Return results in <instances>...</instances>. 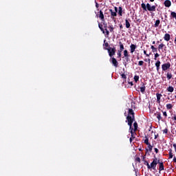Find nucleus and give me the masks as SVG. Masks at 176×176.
<instances>
[{"mask_svg":"<svg viewBox=\"0 0 176 176\" xmlns=\"http://www.w3.org/2000/svg\"><path fill=\"white\" fill-rule=\"evenodd\" d=\"M135 120V118L134 117V111H133V109H128V116H126V122L128 123V126H129V131L132 137L135 131L131 127Z\"/></svg>","mask_w":176,"mask_h":176,"instance_id":"obj_1","label":"nucleus"},{"mask_svg":"<svg viewBox=\"0 0 176 176\" xmlns=\"http://www.w3.org/2000/svg\"><path fill=\"white\" fill-rule=\"evenodd\" d=\"M141 8L144 12H150V13H152V12H156V6H151L149 3H147L146 4L142 3L141 4Z\"/></svg>","mask_w":176,"mask_h":176,"instance_id":"obj_2","label":"nucleus"},{"mask_svg":"<svg viewBox=\"0 0 176 176\" xmlns=\"http://www.w3.org/2000/svg\"><path fill=\"white\" fill-rule=\"evenodd\" d=\"M109 43H111L109 37H106V38L104 40L103 43V48L104 50H107L109 53V56H111V45H109Z\"/></svg>","mask_w":176,"mask_h":176,"instance_id":"obj_3","label":"nucleus"},{"mask_svg":"<svg viewBox=\"0 0 176 176\" xmlns=\"http://www.w3.org/2000/svg\"><path fill=\"white\" fill-rule=\"evenodd\" d=\"M160 160H157V158H156V157H155L154 160H153V162L151 163V164H148V170H154L155 171H156V166H157V163H160Z\"/></svg>","mask_w":176,"mask_h":176,"instance_id":"obj_4","label":"nucleus"},{"mask_svg":"<svg viewBox=\"0 0 176 176\" xmlns=\"http://www.w3.org/2000/svg\"><path fill=\"white\" fill-rule=\"evenodd\" d=\"M98 27L100 30L103 32V34L106 35H109V31H111V28H108L105 25L104 26V28H102V25L100 23L98 24Z\"/></svg>","mask_w":176,"mask_h":176,"instance_id":"obj_5","label":"nucleus"},{"mask_svg":"<svg viewBox=\"0 0 176 176\" xmlns=\"http://www.w3.org/2000/svg\"><path fill=\"white\" fill-rule=\"evenodd\" d=\"M171 67V63H166L162 65V71H167V69H170Z\"/></svg>","mask_w":176,"mask_h":176,"instance_id":"obj_6","label":"nucleus"},{"mask_svg":"<svg viewBox=\"0 0 176 176\" xmlns=\"http://www.w3.org/2000/svg\"><path fill=\"white\" fill-rule=\"evenodd\" d=\"M111 63L115 68H118L119 67V63L118 62V60H116V58H112Z\"/></svg>","mask_w":176,"mask_h":176,"instance_id":"obj_7","label":"nucleus"},{"mask_svg":"<svg viewBox=\"0 0 176 176\" xmlns=\"http://www.w3.org/2000/svg\"><path fill=\"white\" fill-rule=\"evenodd\" d=\"M136 49H137V45H135L134 44H131L130 51H131V54H133V53H134V52H135Z\"/></svg>","mask_w":176,"mask_h":176,"instance_id":"obj_8","label":"nucleus"},{"mask_svg":"<svg viewBox=\"0 0 176 176\" xmlns=\"http://www.w3.org/2000/svg\"><path fill=\"white\" fill-rule=\"evenodd\" d=\"M160 64H162V63L159 60H157L156 63H155V67H156L157 72H159V71L160 70Z\"/></svg>","mask_w":176,"mask_h":176,"instance_id":"obj_9","label":"nucleus"},{"mask_svg":"<svg viewBox=\"0 0 176 176\" xmlns=\"http://www.w3.org/2000/svg\"><path fill=\"white\" fill-rule=\"evenodd\" d=\"M164 5L166 8H170V6H171V1L166 0L164 3Z\"/></svg>","mask_w":176,"mask_h":176,"instance_id":"obj_10","label":"nucleus"},{"mask_svg":"<svg viewBox=\"0 0 176 176\" xmlns=\"http://www.w3.org/2000/svg\"><path fill=\"white\" fill-rule=\"evenodd\" d=\"M97 16H98L102 21H104V13L101 10L99 12V14H98Z\"/></svg>","mask_w":176,"mask_h":176,"instance_id":"obj_11","label":"nucleus"},{"mask_svg":"<svg viewBox=\"0 0 176 176\" xmlns=\"http://www.w3.org/2000/svg\"><path fill=\"white\" fill-rule=\"evenodd\" d=\"M164 41H166V42H168V41H170V34H168V33L165 34L164 36Z\"/></svg>","mask_w":176,"mask_h":176,"instance_id":"obj_12","label":"nucleus"},{"mask_svg":"<svg viewBox=\"0 0 176 176\" xmlns=\"http://www.w3.org/2000/svg\"><path fill=\"white\" fill-rule=\"evenodd\" d=\"M156 97H157V102L158 104H160V99L162 98V95L161 94L157 93L156 94Z\"/></svg>","mask_w":176,"mask_h":176,"instance_id":"obj_13","label":"nucleus"},{"mask_svg":"<svg viewBox=\"0 0 176 176\" xmlns=\"http://www.w3.org/2000/svg\"><path fill=\"white\" fill-rule=\"evenodd\" d=\"M125 60L126 61L123 63L124 67L127 66V64H129V63H130V58L129 56L125 57Z\"/></svg>","mask_w":176,"mask_h":176,"instance_id":"obj_14","label":"nucleus"},{"mask_svg":"<svg viewBox=\"0 0 176 176\" xmlns=\"http://www.w3.org/2000/svg\"><path fill=\"white\" fill-rule=\"evenodd\" d=\"M119 45H120V50H118L119 52H122V50H124V45H123V43H122V42H119Z\"/></svg>","mask_w":176,"mask_h":176,"instance_id":"obj_15","label":"nucleus"},{"mask_svg":"<svg viewBox=\"0 0 176 176\" xmlns=\"http://www.w3.org/2000/svg\"><path fill=\"white\" fill-rule=\"evenodd\" d=\"M116 53V47H113L111 49V57H112V56H115V54Z\"/></svg>","mask_w":176,"mask_h":176,"instance_id":"obj_16","label":"nucleus"},{"mask_svg":"<svg viewBox=\"0 0 176 176\" xmlns=\"http://www.w3.org/2000/svg\"><path fill=\"white\" fill-rule=\"evenodd\" d=\"M167 91H168L169 93H173V91H174V87L173 86H169L167 87L166 89Z\"/></svg>","mask_w":176,"mask_h":176,"instance_id":"obj_17","label":"nucleus"},{"mask_svg":"<svg viewBox=\"0 0 176 176\" xmlns=\"http://www.w3.org/2000/svg\"><path fill=\"white\" fill-rule=\"evenodd\" d=\"M163 47H165V49L167 48V47H166V45L161 43L158 46V50H162V49H163Z\"/></svg>","mask_w":176,"mask_h":176,"instance_id":"obj_18","label":"nucleus"},{"mask_svg":"<svg viewBox=\"0 0 176 176\" xmlns=\"http://www.w3.org/2000/svg\"><path fill=\"white\" fill-rule=\"evenodd\" d=\"M163 170H164V165L163 164V162H160V163L159 170L160 171H163Z\"/></svg>","mask_w":176,"mask_h":176,"instance_id":"obj_19","label":"nucleus"},{"mask_svg":"<svg viewBox=\"0 0 176 176\" xmlns=\"http://www.w3.org/2000/svg\"><path fill=\"white\" fill-rule=\"evenodd\" d=\"M145 89H146V87H145V85L143 84V86L140 87V91L142 94L145 93Z\"/></svg>","mask_w":176,"mask_h":176,"instance_id":"obj_20","label":"nucleus"},{"mask_svg":"<svg viewBox=\"0 0 176 176\" xmlns=\"http://www.w3.org/2000/svg\"><path fill=\"white\" fill-rule=\"evenodd\" d=\"M166 78H167L168 80H170V79H171V78H173V74L170 72H168L166 74Z\"/></svg>","mask_w":176,"mask_h":176,"instance_id":"obj_21","label":"nucleus"},{"mask_svg":"<svg viewBox=\"0 0 176 176\" xmlns=\"http://www.w3.org/2000/svg\"><path fill=\"white\" fill-rule=\"evenodd\" d=\"M170 17H172V19H174L176 20V12H170Z\"/></svg>","mask_w":176,"mask_h":176,"instance_id":"obj_22","label":"nucleus"},{"mask_svg":"<svg viewBox=\"0 0 176 176\" xmlns=\"http://www.w3.org/2000/svg\"><path fill=\"white\" fill-rule=\"evenodd\" d=\"M160 24V20H156L155 21V23L154 24V27L156 28L157 27H159V25Z\"/></svg>","mask_w":176,"mask_h":176,"instance_id":"obj_23","label":"nucleus"},{"mask_svg":"<svg viewBox=\"0 0 176 176\" xmlns=\"http://www.w3.org/2000/svg\"><path fill=\"white\" fill-rule=\"evenodd\" d=\"M125 25L126 28H130V22L127 19H125Z\"/></svg>","mask_w":176,"mask_h":176,"instance_id":"obj_24","label":"nucleus"},{"mask_svg":"<svg viewBox=\"0 0 176 176\" xmlns=\"http://www.w3.org/2000/svg\"><path fill=\"white\" fill-rule=\"evenodd\" d=\"M124 57H130V56L129 55V52L127 51V50H124Z\"/></svg>","mask_w":176,"mask_h":176,"instance_id":"obj_25","label":"nucleus"},{"mask_svg":"<svg viewBox=\"0 0 176 176\" xmlns=\"http://www.w3.org/2000/svg\"><path fill=\"white\" fill-rule=\"evenodd\" d=\"M122 13H123V8L122 7H119L118 14H120V16H122Z\"/></svg>","mask_w":176,"mask_h":176,"instance_id":"obj_26","label":"nucleus"},{"mask_svg":"<svg viewBox=\"0 0 176 176\" xmlns=\"http://www.w3.org/2000/svg\"><path fill=\"white\" fill-rule=\"evenodd\" d=\"M151 49L153 53H155V52H157V48L155 47V46L153 45L151 46Z\"/></svg>","mask_w":176,"mask_h":176,"instance_id":"obj_27","label":"nucleus"},{"mask_svg":"<svg viewBox=\"0 0 176 176\" xmlns=\"http://www.w3.org/2000/svg\"><path fill=\"white\" fill-rule=\"evenodd\" d=\"M122 57V51H118L117 52V58H120Z\"/></svg>","mask_w":176,"mask_h":176,"instance_id":"obj_28","label":"nucleus"},{"mask_svg":"<svg viewBox=\"0 0 176 176\" xmlns=\"http://www.w3.org/2000/svg\"><path fill=\"white\" fill-rule=\"evenodd\" d=\"M166 109H173V104H166Z\"/></svg>","mask_w":176,"mask_h":176,"instance_id":"obj_29","label":"nucleus"},{"mask_svg":"<svg viewBox=\"0 0 176 176\" xmlns=\"http://www.w3.org/2000/svg\"><path fill=\"white\" fill-rule=\"evenodd\" d=\"M133 79H134L135 83H137V82H138V80H140V76H135Z\"/></svg>","mask_w":176,"mask_h":176,"instance_id":"obj_30","label":"nucleus"},{"mask_svg":"<svg viewBox=\"0 0 176 176\" xmlns=\"http://www.w3.org/2000/svg\"><path fill=\"white\" fill-rule=\"evenodd\" d=\"M157 118L158 119V120H162V114L160 113H157Z\"/></svg>","mask_w":176,"mask_h":176,"instance_id":"obj_31","label":"nucleus"},{"mask_svg":"<svg viewBox=\"0 0 176 176\" xmlns=\"http://www.w3.org/2000/svg\"><path fill=\"white\" fill-rule=\"evenodd\" d=\"M133 126H134L135 131L138 129V124L137 123V122H135L133 123Z\"/></svg>","mask_w":176,"mask_h":176,"instance_id":"obj_32","label":"nucleus"},{"mask_svg":"<svg viewBox=\"0 0 176 176\" xmlns=\"http://www.w3.org/2000/svg\"><path fill=\"white\" fill-rule=\"evenodd\" d=\"M144 144H146V145H149V139L148 138H146L144 140Z\"/></svg>","mask_w":176,"mask_h":176,"instance_id":"obj_33","label":"nucleus"},{"mask_svg":"<svg viewBox=\"0 0 176 176\" xmlns=\"http://www.w3.org/2000/svg\"><path fill=\"white\" fill-rule=\"evenodd\" d=\"M173 151L170 150L169 151V159H173Z\"/></svg>","mask_w":176,"mask_h":176,"instance_id":"obj_34","label":"nucleus"},{"mask_svg":"<svg viewBox=\"0 0 176 176\" xmlns=\"http://www.w3.org/2000/svg\"><path fill=\"white\" fill-rule=\"evenodd\" d=\"M121 78H122V79H127V76H126L124 73H122L121 74Z\"/></svg>","mask_w":176,"mask_h":176,"instance_id":"obj_35","label":"nucleus"},{"mask_svg":"<svg viewBox=\"0 0 176 176\" xmlns=\"http://www.w3.org/2000/svg\"><path fill=\"white\" fill-rule=\"evenodd\" d=\"M147 145H148V148L149 149V151L152 152V148H153V146L151 145V144H148Z\"/></svg>","mask_w":176,"mask_h":176,"instance_id":"obj_36","label":"nucleus"},{"mask_svg":"<svg viewBox=\"0 0 176 176\" xmlns=\"http://www.w3.org/2000/svg\"><path fill=\"white\" fill-rule=\"evenodd\" d=\"M138 65H139L140 67H142V65H144V60H140V61H139Z\"/></svg>","mask_w":176,"mask_h":176,"instance_id":"obj_37","label":"nucleus"},{"mask_svg":"<svg viewBox=\"0 0 176 176\" xmlns=\"http://www.w3.org/2000/svg\"><path fill=\"white\" fill-rule=\"evenodd\" d=\"M160 55L157 53L155 54V58L154 60H157V57H159Z\"/></svg>","mask_w":176,"mask_h":176,"instance_id":"obj_38","label":"nucleus"},{"mask_svg":"<svg viewBox=\"0 0 176 176\" xmlns=\"http://www.w3.org/2000/svg\"><path fill=\"white\" fill-rule=\"evenodd\" d=\"M111 16H116V12H113L112 10H111Z\"/></svg>","mask_w":176,"mask_h":176,"instance_id":"obj_39","label":"nucleus"},{"mask_svg":"<svg viewBox=\"0 0 176 176\" xmlns=\"http://www.w3.org/2000/svg\"><path fill=\"white\" fill-rule=\"evenodd\" d=\"M163 133L164 134H167V133H168V129H164Z\"/></svg>","mask_w":176,"mask_h":176,"instance_id":"obj_40","label":"nucleus"},{"mask_svg":"<svg viewBox=\"0 0 176 176\" xmlns=\"http://www.w3.org/2000/svg\"><path fill=\"white\" fill-rule=\"evenodd\" d=\"M154 151H155V153H159V149H157V148H155Z\"/></svg>","mask_w":176,"mask_h":176,"instance_id":"obj_41","label":"nucleus"},{"mask_svg":"<svg viewBox=\"0 0 176 176\" xmlns=\"http://www.w3.org/2000/svg\"><path fill=\"white\" fill-rule=\"evenodd\" d=\"M163 115H164V116H165V118H167V112L166 111H164Z\"/></svg>","mask_w":176,"mask_h":176,"instance_id":"obj_42","label":"nucleus"},{"mask_svg":"<svg viewBox=\"0 0 176 176\" xmlns=\"http://www.w3.org/2000/svg\"><path fill=\"white\" fill-rule=\"evenodd\" d=\"M136 161L138 162L139 163H140L141 162V159L140 157H137Z\"/></svg>","mask_w":176,"mask_h":176,"instance_id":"obj_43","label":"nucleus"},{"mask_svg":"<svg viewBox=\"0 0 176 176\" xmlns=\"http://www.w3.org/2000/svg\"><path fill=\"white\" fill-rule=\"evenodd\" d=\"M144 54L146 56V57H149V54H146V51H144Z\"/></svg>","mask_w":176,"mask_h":176,"instance_id":"obj_44","label":"nucleus"},{"mask_svg":"<svg viewBox=\"0 0 176 176\" xmlns=\"http://www.w3.org/2000/svg\"><path fill=\"white\" fill-rule=\"evenodd\" d=\"M144 164H146V166H147V168H148V164H149V162L146 161Z\"/></svg>","mask_w":176,"mask_h":176,"instance_id":"obj_45","label":"nucleus"},{"mask_svg":"<svg viewBox=\"0 0 176 176\" xmlns=\"http://www.w3.org/2000/svg\"><path fill=\"white\" fill-rule=\"evenodd\" d=\"M173 148H175V152H176V144H173Z\"/></svg>","mask_w":176,"mask_h":176,"instance_id":"obj_46","label":"nucleus"},{"mask_svg":"<svg viewBox=\"0 0 176 176\" xmlns=\"http://www.w3.org/2000/svg\"><path fill=\"white\" fill-rule=\"evenodd\" d=\"M129 85H131V86H133V82H129Z\"/></svg>","mask_w":176,"mask_h":176,"instance_id":"obj_47","label":"nucleus"},{"mask_svg":"<svg viewBox=\"0 0 176 176\" xmlns=\"http://www.w3.org/2000/svg\"><path fill=\"white\" fill-rule=\"evenodd\" d=\"M100 6L98 5V3H96V7L98 8Z\"/></svg>","mask_w":176,"mask_h":176,"instance_id":"obj_48","label":"nucleus"},{"mask_svg":"<svg viewBox=\"0 0 176 176\" xmlns=\"http://www.w3.org/2000/svg\"><path fill=\"white\" fill-rule=\"evenodd\" d=\"M116 12L118 13V7H115Z\"/></svg>","mask_w":176,"mask_h":176,"instance_id":"obj_49","label":"nucleus"},{"mask_svg":"<svg viewBox=\"0 0 176 176\" xmlns=\"http://www.w3.org/2000/svg\"><path fill=\"white\" fill-rule=\"evenodd\" d=\"M173 162H174L175 163H176V157H174V158H173Z\"/></svg>","mask_w":176,"mask_h":176,"instance_id":"obj_50","label":"nucleus"},{"mask_svg":"<svg viewBox=\"0 0 176 176\" xmlns=\"http://www.w3.org/2000/svg\"><path fill=\"white\" fill-rule=\"evenodd\" d=\"M173 120H176V115H174V116H173Z\"/></svg>","mask_w":176,"mask_h":176,"instance_id":"obj_51","label":"nucleus"},{"mask_svg":"<svg viewBox=\"0 0 176 176\" xmlns=\"http://www.w3.org/2000/svg\"><path fill=\"white\" fill-rule=\"evenodd\" d=\"M129 141H130V142H133V138H131L129 139Z\"/></svg>","mask_w":176,"mask_h":176,"instance_id":"obj_52","label":"nucleus"},{"mask_svg":"<svg viewBox=\"0 0 176 176\" xmlns=\"http://www.w3.org/2000/svg\"><path fill=\"white\" fill-rule=\"evenodd\" d=\"M150 2H155V0H150Z\"/></svg>","mask_w":176,"mask_h":176,"instance_id":"obj_53","label":"nucleus"},{"mask_svg":"<svg viewBox=\"0 0 176 176\" xmlns=\"http://www.w3.org/2000/svg\"><path fill=\"white\" fill-rule=\"evenodd\" d=\"M124 116H127V113H124Z\"/></svg>","mask_w":176,"mask_h":176,"instance_id":"obj_54","label":"nucleus"},{"mask_svg":"<svg viewBox=\"0 0 176 176\" xmlns=\"http://www.w3.org/2000/svg\"><path fill=\"white\" fill-rule=\"evenodd\" d=\"M148 63H151V59L148 58Z\"/></svg>","mask_w":176,"mask_h":176,"instance_id":"obj_55","label":"nucleus"},{"mask_svg":"<svg viewBox=\"0 0 176 176\" xmlns=\"http://www.w3.org/2000/svg\"><path fill=\"white\" fill-rule=\"evenodd\" d=\"M156 138H157V135L155 136V140H156Z\"/></svg>","mask_w":176,"mask_h":176,"instance_id":"obj_56","label":"nucleus"},{"mask_svg":"<svg viewBox=\"0 0 176 176\" xmlns=\"http://www.w3.org/2000/svg\"><path fill=\"white\" fill-rule=\"evenodd\" d=\"M155 41H153V45H155Z\"/></svg>","mask_w":176,"mask_h":176,"instance_id":"obj_57","label":"nucleus"},{"mask_svg":"<svg viewBox=\"0 0 176 176\" xmlns=\"http://www.w3.org/2000/svg\"><path fill=\"white\" fill-rule=\"evenodd\" d=\"M120 27V28H122V25Z\"/></svg>","mask_w":176,"mask_h":176,"instance_id":"obj_58","label":"nucleus"},{"mask_svg":"<svg viewBox=\"0 0 176 176\" xmlns=\"http://www.w3.org/2000/svg\"><path fill=\"white\" fill-rule=\"evenodd\" d=\"M168 100H170V98L168 97Z\"/></svg>","mask_w":176,"mask_h":176,"instance_id":"obj_59","label":"nucleus"},{"mask_svg":"<svg viewBox=\"0 0 176 176\" xmlns=\"http://www.w3.org/2000/svg\"><path fill=\"white\" fill-rule=\"evenodd\" d=\"M125 69H124V68H123V71H124Z\"/></svg>","mask_w":176,"mask_h":176,"instance_id":"obj_60","label":"nucleus"},{"mask_svg":"<svg viewBox=\"0 0 176 176\" xmlns=\"http://www.w3.org/2000/svg\"><path fill=\"white\" fill-rule=\"evenodd\" d=\"M144 61H147V60H145Z\"/></svg>","mask_w":176,"mask_h":176,"instance_id":"obj_61","label":"nucleus"},{"mask_svg":"<svg viewBox=\"0 0 176 176\" xmlns=\"http://www.w3.org/2000/svg\"><path fill=\"white\" fill-rule=\"evenodd\" d=\"M175 99H176V95H175Z\"/></svg>","mask_w":176,"mask_h":176,"instance_id":"obj_62","label":"nucleus"},{"mask_svg":"<svg viewBox=\"0 0 176 176\" xmlns=\"http://www.w3.org/2000/svg\"><path fill=\"white\" fill-rule=\"evenodd\" d=\"M175 134H176V131H175Z\"/></svg>","mask_w":176,"mask_h":176,"instance_id":"obj_63","label":"nucleus"}]
</instances>
